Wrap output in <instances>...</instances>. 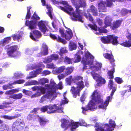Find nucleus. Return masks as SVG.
I'll return each mask as SVG.
<instances>
[{"mask_svg": "<svg viewBox=\"0 0 131 131\" xmlns=\"http://www.w3.org/2000/svg\"><path fill=\"white\" fill-rule=\"evenodd\" d=\"M40 124L41 126H44L48 121L46 119L42 117H39V118Z\"/></svg>", "mask_w": 131, "mask_h": 131, "instance_id": "obj_32", "label": "nucleus"}, {"mask_svg": "<svg viewBox=\"0 0 131 131\" xmlns=\"http://www.w3.org/2000/svg\"><path fill=\"white\" fill-rule=\"evenodd\" d=\"M85 56L87 58L90 57L91 58L93 59L94 58L90 54L89 52H87L85 54Z\"/></svg>", "mask_w": 131, "mask_h": 131, "instance_id": "obj_62", "label": "nucleus"}, {"mask_svg": "<svg viewBox=\"0 0 131 131\" xmlns=\"http://www.w3.org/2000/svg\"><path fill=\"white\" fill-rule=\"evenodd\" d=\"M69 47L71 50L75 49L77 47L76 44L70 41L69 42Z\"/></svg>", "mask_w": 131, "mask_h": 131, "instance_id": "obj_34", "label": "nucleus"}, {"mask_svg": "<svg viewBox=\"0 0 131 131\" xmlns=\"http://www.w3.org/2000/svg\"><path fill=\"white\" fill-rule=\"evenodd\" d=\"M113 82L112 80H109L108 85V87L110 89H112L113 88L115 87L113 86Z\"/></svg>", "mask_w": 131, "mask_h": 131, "instance_id": "obj_44", "label": "nucleus"}, {"mask_svg": "<svg viewBox=\"0 0 131 131\" xmlns=\"http://www.w3.org/2000/svg\"><path fill=\"white\" fill-rule=\"evenodd\" d=\"M68 52V51L65 48L61 47L60 49V52L59 54L60 56H63V54Z\"/></svg>", "mask_w": 131, "mask_h": 131, "instance_id": "obj_36", "label": "nucleus"}, {"mask_svg": "<svg viewBox=\"0 0 131 131\" xmlns=\"http://www.w3.org/2000/svg\"><path fill=\"white\" fill-rule=\"evenodd\" d=\"M109 124L110 125L108 124H105L103 128L100 126L99 123H96L94 126L95 130L97 131H112L110 126L112 127L115 128L116 126L115 122L112 119H110Z\"/></svg>", "mask_w": 131, "mask_h": 131, "instance_id": "obj_6", "label": "nucleus"}, {"mask_svg": "<svg viewBox=\"0 0 131 131\" xmlns=\"http://www.w3.org/2000/svg\"><path fill=\"white\" fill-rule=\"evenodd\" d=\"M102 67V64L101 63H97L95 66H92L90 67V69L92 70L96 71L100 70Z\"/></svg>", "mask_w": 131, "mask_h": 131, "instance_id": "obj_26", "label": "nucleus"}, {"mask_svg": "<svg viewBox=\"0 0 131 131\" xmlns=\"http://www.w3.org/2000/svg\"><path fill=\"white\" fill-rule=\"evenodd\" d=\"M73 58H71L67 56L65 57L64 58V62L68 64H71L73 61Z\"/></svg>", "mask_w": 131, "mask_h": 131, "instance_id": "obj_29", "label": "nucleus"}, {"mask_svg": "<svg viewBox=\"0 0 131 131\" xmlns=\"http://www.w3.org/2000/svg\"><path fill=\"white\" fill-rule=\"evenodd\" d=\"M68 29L69 30H66V32L64 35V36L63 38H65L66 40L69 41L72 37L73 34L71 29L68 28Z\"/></svg>", "mask_w": 131, "mask_h": 131, "instance_id": "obj_19", "label": "nucleus"}, {"mask_svg": "<svg viewBox=\"0 0 131 131\" xmlns=\"http://www.w3.org/2000/svg\"><path fill=\"white\" fill-rule=\"evenodd\" d=\"M105 27H104V26L103 27H100L98 28V30L99 32L101 33H106L108 32V30L107 29H105Z\"/></svg>", "mask_w": 131, "mask_h": 131, "instance_id": "obj_38", "label": "nucleus"}, {"mask_svg": "<svg viewBox=\"0 0 131 131\" xmlns=\"http://www.w3.org/2000/svg\"><path fill=\"white\" fill-rule=\"evenodd\" d=\"M90 10L91 12L93 15L95 16L98 15L97 10L96 8L93 5H91L90 7Z\"/></svg>", "mask_w": 131, "mask_h": 131, "instance_id": "obj_25", "label": "nucleus"}, {"mask_svg": "<svg viewBox=\"0 0 131 131\" xmlns=\"http://www.w3.org/2000/svg\"><path fill=\"white\" fill-rule=\"evenodd\" d=\"M31 19L34 20H39L40 18L38 16L35 12H34L31 17Z\"/></svg>", "mask_w": 131, "mask_h": 131, "instance_id": "obj_43", "label": "nucleus"}, {"mask_svg": "<svg viewBox=\"0 0 131 131\" xmlns=\"http://www.w3.org/2000/svg\"><path fill=\"white\" fill-rule=\"evenodd\" d=\"M52 60L56 61L59 59V55L56 54H53L50 55Z\"/></svg>", "mask_w": 131, "mask_h": 131, "instance_id": "obj_40", "label": "nucleus"}, {"mask_svg": "<svg viewBox=\"0 0 131 131\" xmlns=\"http://www.w3.org/2000/svg\"><path fill=\"white\" fill-rule=\"evenodd\" d=\"M71 2L73 4L76 8L75 11L71 12L73 9L71 6L68 5L65 7L59 6L58 7L70 16V19L73 21H78L83 23L82 10L79 9L86 5V3L84 0H71Z\"/></svg>", "mask_w": 131, "mask_h": 131, "instance_id": "obj_1", "label": "nucleus"}, {"mask_svg": "<svg viewBox=\"0 0 131 131\" xmlns=\"http://www.w3.org/2000/svg\"><path fill=\"white\" fill-rule=\"evenodd\" d=\"M65 68V67L64 66L60 67L56 70V72L58 73L64 72Z\"/></svg>", "mask_w": 131, "mask_h": 131, "instance_id": "obj_35", "label": "nucleus"}, {"mask_svg": "<svg viewBox=\"0 0 131 131\" xmlns=\"http://www.w3.org/2000/svg\"><path fill=\"white\" fill-rule=\"evenodd\" d=\"M48 110V106L46 105L45 106H43L40 108V111L42 112H47Z\"/></svg>", "mask_w": 131, "mask_h": 131, "instance_id": "obj_41", "label": "nucleus"}, {"mask_svg": "<svg viewBox=\"0 0 131 131\" xmlns=\"http://www.w3.org/2000/svg\"><path fill=\"white\" fill-rule=\"evenodd\" d=\"M107 3H106V6L107 7H110L113 5V3L112 2H111L107 0Z\"/></svg>", "mask_w": 131, "mask_h": 131, "instance_id": "obj_63", "label": "nucleus"}, {"mask_svg": "<svg viewBox=\"0 0 131 131\" xmlns=\"http://www.w3.org/2000/svg\"><path fill=\"white\" fill-rule=\"evenodd\" d=\"M8 128L5 125H2L0 126V131H8Z\"/></svg>", "mask_w": 131, "mask_h": 131, "instance_id": "obj_45", "label": "nucleus"}, {"mask_svg": "<svg viewBox=\"0 0 131 131\" xmlns=\"http://www.w3.org/2000/svg\"><path fill=\"white\" fill-rule=\"evenodd\" d=\"M126 36L127 38L129 40L128 41H131L130 40H131V34L128 32L126 34Z\"/></svg>", "mask_w": 131, "mask_h": 131, "instance_id": "obj_64", "label": "nucleus"}, {"mask_svg": "<svg viewBox=\"0 0 131 131\" xmlns=\"http://www.w3.org/2000/svg\"><path fill=\"white\" fill-rule=\"evenodd\" d=\"M25 82V80H24L19 79L15 81L14 83L15 84H20L23 83Z\"/></svg>", "mask_w": 131, "mask_h": 131, "instance_id": "obj_49", "label": "nucleus"}, {"mask_svg": "<svg viewBox=\"0 0 131 131\" xmlns=\"http://www.w3.org/2000/svg\"><path fill=\"white\" fill-rule=\"evenodd\" d=\"M39 109L40 108L38 107L34 108L32 110L30 111V113L36 114L38 113L37 111L39 110Z\"/></svg>", "mask_w": 131, "mask_h": 131, "instance_id": "obj_52", "label": "nucleus"}, {"mask_svg": "<svg viewBox=\"0 0 131 131\" xmlns=\"http://www.w3.org/2000/svg\"><path fill=\"white\" fill-rule=\"evenodd\" d=\"M114 93L111 92V96H108L107 97L106 99L102 104H101L99 105V107L100 108L104 109H106V107L108 104L109 102L112 99V96Z\"/></svg>", "mask_w": 131, "mask_h": 131, "instance_id": "obj_9", "label": "nucleus"}, {"mask_svg": "<svg viewBox=\"0 0 131 131\" xmlns=\"http://www.w3.org/2000/svg\"><path fill=\"white\" fill-rule=\"evenodd\" d=\"M114 80L118 84H121L123 82L122 79L119 77L115 78Z\"/></svg>", "mask_w": 131, "mask_h": 131, "instance_id": "obj_46", "label": "nucleus"}, {"mask_svg": "<svg viewBox=\"0 0 131 131\" xmlns=\"http://www.w3.org/2000/svg\"><path fill=\"white\" fill-rule=\"evenodd\" d=\"M61 126L62 128L64 129L65 130L67 129L68 127L70 126L69 121L65 118L61 119Z\"/></svg>", "mask_w": 131, "mask_h": 131, "instance_id": "obj_15", "label": "nucleus"}, {"mask_svg": "<svg viewBox=\"0 0 131 131\" xmlns=\"http://www.w3.org/2000/svg\"><path fill=\"white\" fill-rule=\"evenodd\" d=\"M27 12L25 18L26 19H30V18L31 15V14L30 13V9H31V7H27Z\"/></svg>", "mask_w": 131, "mask_h": 131, "instance_id": "obj_39", "label": "nucleus"}, {"mask_svg": "<svg viewBox=\"0 0 131 131\" xmlns=\"http://www.w3.org/2000/svg\"><path fill=\"white\" fill-rule=\"evenodd\" d=\"M20 116L21 115L19 114L18 113H17L14 116H12V119H13L17 118L20 117Z\"/></svg>", "mask_w": 131, "mask_h": 131, "instance_id": "obj_60", "label": "nucleus"}, {"mask_svg": "<svg viewBox=\"0 0 131 131\" xmlns=\"http://www.w3.org/2000/svg\"><path fill=\"white\" fill-rule=\"evenodd\" d=\"M46 21L41 20L38 22V24L39 29L44 34L48 31L46 25Z\"/></svg>", "mask_w": 131, "mask_h": 131, "instance_id": "obj_10", "label": "nucleus"}, {"mask_svg": "<svg viewBox=\"0 0 131 131\" xmlns=\"http://www.w3.org/2000/svg\"><path fill=\"white\" fill-rule=\"evenodd\" d=\"M59 32L61 34V36L62 37H64V36L65 33L64 32V30L62 28H60L59 30Z\"/></svg>", "mask_w": 131, "mask_h": 131, "instance_id": "obj_58", "label": "nucleus"}, {"mask_svg": "<svg viewBox=\"0 0 131 131\" xmlns=\"http://www.w3.org/2000/svg\"><path fill=\"white\" fill-rule=\"evenodd\" d=\"M36 22L33 20L29 21L28 20H27L25 23L26 26H28L30 29H32L36 28Z\"/></svg>", "mask_w": 131, "mask_h": 131, "instance_id": "obj_16", "label": "nucleus"}, {"mask_svg": "<svg viewBox=\"0 0 131 131\" xmlns=\"http://www.w3.org/2000/svg\"><path fill=\"white\" fill-rule=\"evenodd\" d=\"M66 76V75L64 74H61L59 75H58L57 76V78L58 79L60 80L61 79H63Z\"/></svg>", "mask_w": 131, "mask_h": 131, "instance_id": "obj_57", "label": "nucleus"}, {"mask_svg": "<svg viewBox=\"0 0 131 131\" xmlns=\"http://www.w3.org/2000/svg\"><path fill=\"white\" fill-rule=\"evenodd\" d=\"M103 56L106 59L109 60L110 63L112 65L113 67H114L115 65L114 62L115 61V60L111 52L110 54L108 53H104L103 54Z\"/></svg>", "mask_w": 131, "mask_h": 131, "instance_id": "obj_13", "label": "nucleus"}, {"mask_svg": "<svg viewBox=\"0 0 131 131\" xmlns=\"http://www.w3.org/2000/svg\"><path fill=\"white\" fill-rule=\"evenodd\" d=\"M96 81L98 82L96 84L98 86H101L103 84H105L106 82L105 79L101 77H98Z\"/></svg>", "mask_w": 131, "mask_h": 131, "instance_id": "obj_24", "label": "nucleus"}, {"mask_svg": "<svg viewBox=\"0 0 131 131\" xmlns=\"http://www.w3.org/2000/svg\"><path fill=\"white\" fill-rule=\"evenodd\" d=\"M15 90L14 89L10 90L6 92V94L8 95L12 94L15 93Z\"/></svg>", "mask_w": 131, "mask_h": 131, "instance_id": "obj_61", "label": "nucleus"}, {"mask_svg": "<svg viewBox=\"0 0 131 131\" xmlns=\"http://www.w3.org/2000/svg\"><path fill=\"white\" fill-rule=\"evenodd\" d=\"M129 13H131V10H128L126 9H125L122 10V14L124 15H126Z\"/></svg>", "mask_w": 131, "mask_h": 131, "instance_id": "obj_54", "label": "nucleus"}, {"mask_svg": "<svg viewBox=\"0 0 131 131\" xmlns=\"http://www.w3.org/2000/svg\"><path fill=\"white\" fill-rule=\"evenodd\" d=\"M32 33L35 38L34 37L31 33L30 35V38L34 41H38V40L36 38H39L41 37L42 35L40 32L37 30H35L33 31Z\"/></svg>", "mask_w": 131, "mask_h": 131, "instance_id": "obj_11", "label": "nucleus"}, {"mask_svg": "<svg viewBox=\"0 0 131 131\" xmlns=\"http://www.w3.org/2000/svg\"><path fill=\"white\" fill-rule=\"evenodd\" d=\"M41 53L43 56H46L47 55L48 53V49L47 46L43 43L41 48Z\"/></svg>", "mask_w": 131, "mask_h": 131, "instance_id": "obj_20", "label": "nucleus"}, {"mask_svg": "<svg viewBox=\"0 0 131 131\" xmlns=\"http://www.w3.org/2000/svg\"><path fill=\"white\" fill-rule=\"evenodd\" d=\"M113 19L110 16H106L104 19V24L105 25L104 27L106 28L107 26H109L111 25Z\"/></svg>", "mask_w": 131, "mask_h": 131, "instance_id": "obj_17", "label": "nucleus"}, {"mask_svg": "<svg viewBox=\"0 0 131 131\" xmlns=\"http://www.w3.org/2000/svg\"><path fill=\"white\" fill-rule=\"evenodd\" d=\"M80 125L81 126H83L87 127L89 125H88L85 122V121L82 119H81L80 120L79 123Z\"/></svg>", "mask_w": 131, "mask_h": 131, "instance_id": "obj_47", "label": "nucleus"}, {"mask_svg": "<svg viewBox=\"0 0 131 131\" xmlns=\"http://www.w3.org/2000/svg\"><path fill=\"white\" fill-rule=\"evenodd\" d=\"M91 96L92 100L88 103L85 107H82L81 108L82 110V113L83 114H85L86 111L88 110L93 111L94 110L96 109L95 106V103L93 101L97 104H102L104 103L103 99L101 98V96L97 91V90H95L93 92Z\"/></svg>", "mask_w": 131, "mask_h": 131, "instance_id": "obj_4", "label": "nucleus"}, {"mask_svg": "<svg viewBox=\"0 0 131 131\" xmlns=\"http://www.w3.org/2000/svg\"><path fill=\"white\" fill-rule=\"evenodd\" d=\"M73 70L74 68L73 67L70 66L67 68L65 67L64 73L66 76H67L70 74Z\"/></svg>", "mask_w": 131, "mask_h": 131, "instance_id": "obj_23", "label": "nucleus"}, {"mask_svg": "<svg viewBox=\"0 0 131 131\" xmlns=\"http://www.w3.org/2000/svg\"><path fill=\"white\" fill-rule=\"evenodd\" d=\"M2 87L3 89L4 90H6L8 89H10L13 88V87H12L8 86V84L3 85Z\"/></svg>", "mask_w": 131, "mask_h": 131, "instance_id": "obj_59", "label": "nucleus"}, {"mask_svg": "<svg viewBox=\"0 0 131 131\" xmlns=\"http://www.w3.org/2000/svg\"><path fill=\"white\" fill-rule=\"evenodd\" d=\"M106 2L101 1L98 4V9L99 12H107Z\"/></svg>", "mask_w": 131, "mask_h": 131, "instance_id": "obj_12", "label": "nucleus"}, {"mask_svg": "<svg viewBox=\"0 0 131 131\" xmlns=\"http://www.w3.org/2000/svg\"><path fill=\"white\" fill-rule=\"evenodd\" d=\"M49 36L52 39L54 40H56L58 42L63 43L65 41L60 36H58L57 37L56 35L52 33L50 34Z\"/></svg>", "mask_w": 131, "mask_h": 131, "instance_id": "obj_18", "label": "nucleus"}, {"mask_svg": "<svg viewBox=\"0 0 131 131\" xmlns=\"http://www.w3.org/2000/svg\"><path fill=\"white\" fill-rule=\"evenodd\" d=\"M11 39V37H6L0 41V44L4 45L5 44L8 43L10 41Z\"/></svg>", "mask_w": 131, "mask_h": 131, "instance_id": "obj_28", "label": "nucleus"}, {"mask_svg": "<svg viewBox=\"0 0 131 131\" xmlns=\"http://www.w3.org/2000/svg\"><path fill=\"white\" fill-rule=\"evenodd\" d=\"M12 37L14 40H18L21 38L22 36L20 34H14L13 35Z\"/></svg>", "mask_w": 131, "mask_h": 131, "instance_id": "obj_37", "label": "nucleus"}, {"mask_svg": "<svg viewBox=\"0 0 131 131\" xmlns=\"http://www.w3.org/2000/svg\"><path fill=\"white\" fill-rule=\"evenodd\" d=\"M70 126H71V130L73 131L74 129L77 128L79 126V122H71L70 124Z\"/></svg>", "mask_w": 131, "mask_h": 131, "instance_id": "obj_27", "label": "nucleus"}, {"mask_svg": "<svg viewBox=\"0 0 131 131\" xmlns=\"http://www.w3.org/2000/svg\"><path fill=\"white\" fill-rule=\"evenodd\" d=\"M23 95L21 93L14 94L9 96V97L15 99H21L23 96Z\"/></svg>", "mask_w": 131, "mask_h": 131, "instance_id": "obj_31", "label": "nucleus"}, {"mask_svg": "<svg viewBox=\"0 0 131 131\" xmlns=\"http://www.w3.org/2000/svg\"><path fill=\"white\" fill-rule=\"evenodd\" d=\"M113 67L112 69L108 71L107 73V78L110 80H112L114 79V74L115 72V69Z\"/></svg>", "mask_w": 131, "mask_h": 131, "instance_id": "obj_21", "label": "nucleus"}, {"mask_svg": "<svg viewBox=\"0 0 131 131\" xmlns=\"http://www.w3.org/2000/svg\"><path fill=\"white\" fill-rule=\"evenodd\" d=\"M66 80H72V81L75 83L77 85L76 89L74 86L71 87L70 90L74 97L76 98L77 96H80V92L85 87L84 83L83 81V77L79 75L74 76L72 78V75L69 76L68 77L66 78Z\"/></svg>", "mask_w": 131, "mask_h": 131, "instance_id": "obj_2", "label": "nucleus"}, {"mask_svg": "<svg viewBox=\"0 0 131 131\" xmlns=\"http://www.w3.org/2000/svg\"><path fill=\"white\" fill-rule=\"evenodd\" d=\"M56 92L54 90H50L48 91L45 94L47 97V99L50 98Z\"/></svg>", "mask_w": 131, "mask_h": 131, "instance_id": "obj_30", "label": "nucleus"}, {"mask_svg": "<svg viewBox=\"0 0 131 131\" xmlns=\"http://www.w3.org/2000/svg\"><path fill=\"white\" fill-rule=\"evenodd\" d=\"M84 16L87 19H88L91 21H93V19L91 15L89 13V11H87V13H85L84 14Z\"/></svg>", "mask_w": 131, "mask_h": 131, "instance_id": "obj_33", "label": "nucleus"}, {"mask_svg": "<svg viewBox=\"0 0 131 131\" xmlns=\"http://www.w3.org/2000/svg\"><path fill=\"white\" fill-rule=\"evenodd\" d=\"M25 126V123L23 121L16 120L13 124L12 131H22L24 129Z\"/></svg>", "mask_w": 131, "mask_h": 131, "instance_id": "obj_8", "label": "nucleus"}, {"mask_svg": "<svg viewBox=\"0 0 131 131\" xmlns=\"http://www.w3.org/2000/svg\"><path fill=\"white\" fill-rule=\"evenodd\" d=\"M49 80L47 78H43L40 79V82L42 85H43L46 83H48Z\"/></svg>", "mask_w": 131, "mask_h": 131, "instance_id": "obj_42", "label": "nucleus"}, {"mask_svg": "<svg viewBox=\"0 0 131 131\" xmlns=\"http://www.w3.org/2000/svg\"><path fill=\"white\" fill-rule=\"evenodd\" d=\"M87 59H83L82 60V62L84 65L83 66V70L87 69V66L86 64H87Z\"/></svg>", "mask_w": 131, "mask_h": 131, "instance_id": "obj_51", "label": "nucleus"}, {"mask_svg": "<svg viewBox=\"0 0 131 131\" xmlns=\"http://www.w3.org/2000/svg\"><path fill=\"white\" fill-rule=\"evenodd\" d=\"M88 26L92 29L95 31L97 30V27L95 25L89 24L88 25Z\"/></svg>", "mask_w": 131, "mask_h": 131, "instance_id": "obj_50", "label": "nucleus"}, {"mask_svg": "<svg viewBox=\"0 0 131 131\" xmlns=\"http://www.w3.org/2000/svg\"><path fill=\"white\" fill-rule=\"evenodd\" d=\"M52 60L51 57L50 56V57L47 59H45V60L43 61L44 63H49L51 62Z\"/></svg>", "mask_w": 131, "mask_h": 131, "instance_id": "obj_55", "label": "nucleus"}, {"mask_svg": "<svg viewBox=\"0 0 131 131\" xmlns=\"http://www.w3.org/2000/svg\"><path fill=\"white\" fill-rule=\"evenodd\" d=\"M122 21L120 20H118L113 23V25L111 27V29L114 30L118 28L120 26Z\"/></svg>", "mask_w": 131, "mask_h": 131, "instance_id": "obj_22", "label": "nucleus"}, {"mask_svg": "<svg viewBox=\"0 0 131 131\" xmlns=\"http://www.w3.org/2000/svg\"><path fill=\"white\" fill-rule=\"evenodd\" d=\"M4 48L6 50V54L9 57H15L18 55L19 48L17 45H11L9 44L6 46Z\"/></svg>", "mask_w": 131, "mask_h": 131, "instance_id": "obj_5", "label": "nucleus"}, {"mask_svg": "<svg viewBox=\"0 0 131 131\" xmlns=\"http://www.w3.org/2000/svg\"><path fill=\"white\" fill-rule=\"evenodd\" d=\"M48 110L47 111L48 114H51L56 113H61L63 112L62 107L61 106L56 104H50L48 105Z\"/></svg>", "mask_w": 131, "mask_h": 131, "instance_id": "obj_7", "label": "nucleus"}, {"mask_svg": "<svg viewBox=\"0 0 131 131\" xmlns=\"http://www.w3.org/2000/svg\"><path fill=\"white\" fill-rule=\"evenodd\" d=\"M54 64L53 63L47 64L46 65V68L50 69H53L54 68Z\"/></svg>", "mask_w": 131, "mask_h": 131, "instance_id": "obj_53", "label": "nucleus"}, {"mask_svg": "<svg viewBox=\"0 0 131 131\" xmlns=\"http://www.w3.org/2000/svg\"><path fill=\"white\" fill-rule=\"evenodd\" d=\"M22 92L25 94L28 95H29L31 93V91L26 90L25 89H23V90Z\"/></svg>", "mask_w": 131, "mask_h": 131, "instance_id": "obj_56", "label": "nucleus"}, {"mask_svg": "<svg viewBox=\"0 0 131 131\" xmlns=\"http://www.w3.org/2000/svg\"><path fill=\"white\" fill-rule=\"evenodd\" d=\"M73 61L74 63L78 62L80 61L81 60V58L80 56L79 55H77L76 57L74 58Z\"/></svg>", "mask_w": 131, "mask_h": 131, "instance_id": "obj_48", "label": "nucleus"}, {"mask_svg": "<svg viewBox=\"0 0 131 131\" xmlns=\"http://www.w3.org/2000/svg\"><path fill=\"white\" fill-rule=\"evenodd\" d=\"M118 37L115 36L114 35H107L106 36L101 37V40L104 44L111 43L114 45H117L120 44L122 46L125 47H131V41L126 40L125 42L123 41L122 39L118 40Z\"/></svg>", "mask_w": 131, "mask_h": 131, "instance_id": "obj_3", "label": "nucleus"}, {"mask_svg": "<svg viewBox=\"0 0 131 131\" xmlns=\"http://www.w3.org/2000/svg\"><path fill=\"white\" fill-rule=\"evenodd\" d=\"M46 89L44 87L38 86L37 91L34 95L35 97H37L46 93Z\"/></svg>", "mask_w": 131, "mask_h": 131, "instance_id": "obj_14", "label": "nucleus"}]
</instances>
